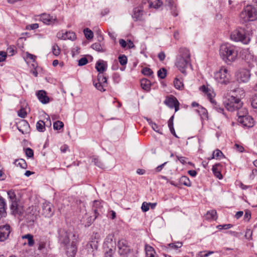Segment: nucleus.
Instances as JSON below:
<instances>
[{
    "mask_svg": "<svg viewBox=\"0 0 257 257\" xmlns=\"http://www.w3.org/2000/svg\"><path fill=\"white\" fill-rule=\"evenodd\" d=\"M175 66L181 73L186 74V69L191 66V54L189 49L185 47L179 49L176 56Z\"/></svg>",
    "mask_w": 257,
    "mask_h": 257,
    "instance_id": "obj_1",
    "label": "nucleus"
},
{
    "mask_svg": "<svg viewBox=\"0 0 257 257\" xmlns=\"http://www.w3.org/2000/svg\"><path fill=\"white\" fill-rule=\"evenodd\" d=\"M219 54L223 61L228 63L236 60L238 52L234 45L229 43H224L220 46Z\"/></svg>",
    "mask_w": 257,
    "mask_h": 257,
    "instance_id": "obj_2",
    "label": "nucleus"
},
{
    "mask_svg": "<svg viewBox=\"0 0 257 257\" xmlns=\"http://www.w3.org/2000/svg\"><path fill=\"white\" fill-rule=\"evenodd\" d=\"M59 233L60 240L65 246L67 255L69 257H74L77 251V247L74 241L69 243V237L71 234L65 229H60Z\"/></svg>",
    "mask_w": 257,
    "mask_h": 257,
    "instance_id": "obj_3",
    "label": "nucleus"
},
{
    "mask_svg": "<svg viewBox=\"0 0 257 257\" xmlns=\"http://www.w3.org/2000/svg\"><path fill=\"white\" fill-rule=\"evenodd\" d=\"M254 6L248 5L244 8L239 15V19L241 23L253 21L257 19V0H252Z\"/></svg>",
    "mask_w": 257,
    "mask_h": 257,
    "instance_id": "obj_4",
    "label": "nucleus"
},
{
    "mask_svg": "<svg viewBox=\"0 0 257 257\" xmlns=\"http://www.w3.org/2000/svg\"><path fill=\"white\" fill-rule=\"evenodd\" d=\"M230 38L235 42H241L247 44L250 41V35L248 31L244 29L239 28L234 30L230 35Z\"/></svg>",
    "mask_w": 257,
    "mask_h": 257,
    "instance_id": "obj_5",
    "label": "nucleus"
},
{
    "mask_svg": "<svg viewBox=\"0 0 257 257\" xmlns=\"http://www.w3.org/2000/svg\"><path fill=\"white\" fill-rule=\"evenodd\" d=\"M223 104L228 110L233 111L241 108L242 102L240 98L229 95L224 99Z\"/></svg>",
    "mask_w": 257,
    "mask_h": 257,
    "instance_id": "obj_6",
    "label": "nucleus"
},
{
    "mask_svg": "<svg viewBox=\"0 0 257 257\" xmlns=\"http://www.w3.org/2000/svg\"><path fill=\"white\" fill-rule=\"evenodd\" d=\"M214 78L218 83L226 85L230 81L231 75L226 67L222 66L214 73Z\"/></svg>",
    "mask_w": 257,
    "mask_h": 257,
    "instance_id": "obj_7",
    "label": "nucleus"
},
{
    "mask_svg": "<svg viewBox=\"0 0 257 257\" xmlns=\"http://www.w3.org/2000/svg\"><path fill=\"white\" fill-rule=\"evenodd\" d=\"M8 195L11 201V208L14 213L16 214H20L22 213V209H21L17 202V199L15 192L13 190H10L8 192Z\"/></svg>",
    "mask_w": 257,
    "mask_h": 257,
    "instance_id": "obj_8",
    "label": "nucleus"
},
{
    "mask_svg": "<svg viewBox=\"0 0 257 257\" xmlns=\"http://www.w3.org/2000/svg\"><path fill=\"white\" fill-rule=\"evenodd\" d=\"M235 77L238 82L246 83L250 79V73L247 69H239L236 72Z\"/></svg>",
    "mask_w": 257,
    "mask_h": 257,
    "instance_id": "obj_9",
    "label": "nucleus"
},
{
    "mask_svg": "<svg viewBox=\"0 0 257 257\" xmlns=\"http://www.w3.org/2000/svg\"><path fill=\"white\" fill-rule=\"evenodd\" d=\"M118 251L119 254L122 257L127 256L130 252V248L128 245L127 242L124 239H120L117 242Z\"/></svg>",
    "mask_w": 257,
    "mask_h": 257,
    "instance_id": "obj_10",
    "label": "nucleus"
},
{
    "mask_svg": "<svg viewBox=\"0 0 257 257\" xmlns=\"http://www.w3.org/2000/svg\"><path fill=\"white\" fill-rule=\"evenodd\" d=\"M42 214L47 217H51L54 213L53 205L49 202H45L42 204Z\"/></svg>",
    "mask_w": 257,
    "mask_h": 257,
    "instance_id": "obj_11",
    "label": "nucleus"
},
{
    "mask_svg": "<svg viewBox=\"0 0 257 257\" xmlns=\"http://www.w3.org/2000/svg\"><path fill=\"white\" fill-rule=\"evenodd\" d=\"M40 20L44 24L48 25H54L57 22L56 16H51L50 14L44 13L40 16Z\"/></svg>",
    "mask_w": 257,
    "mask_h": 257,
    "instance_id": "obj_12",
    "label": "nucleus"
},
{
    "mask_svg": "<svg viewBox=\"0 0 257 257\" xmlns=\"http://www.w3.org/2000/svg\"><path fill=\"white\" fill-rule=\"evenodd\" d=\"M57 37L61 40H70L73 41L76 38L75 34L73 32L62 30L57 34Z\"/></svg>",
    "mask_w": 257,
    "mask_h": 257,
    "instance_id": "obj_13",
    "label": "nucleus"
},
{
    "mask_svg": "<svg viewBox=\"0 0 257 257\" xmlns=\"http://www.w3.org/2000/svg\"><path fill=\"white\" fill-rule=\"evenodd\" d=\"M237 120L239 123L245 127H250L253 126L254 125L253 119L252 117L250 115H239V118H238Z\"/></svg>",
    "mask_w": 257,
    "mask_h": 257,
    "instance_id": "obj_14",
    "label": "nucleus"
},
{
    "mask_svg": "<svg viewBox=\"0 0 257 257\" xmlns=\"http://www.w3.org/2000/svg\"><path fill=\"white\" fill-rule=\"evenodd\" d=\"M164 103L170 108H174L175 112L177 111L179 109V102L175 97L167 98L164 101Z\"/></svg>",
    "mask_w": 257,
    "mask_h": 257,
    "instance_id": "obj_15",
    "label": "nucleus"
},
{
    "mask_svg": "<svg viewBox=\"0 0 257 257\" xmlns=\"http://www.w3.org/2000/svg\"><path fill=\"white\" fill-rule=\"evenodd\" d=\"M36 95L38 100L42 104H47L50 102V98L47 95V92L43 90L37 91Z\"/></svg>",
    "mask_w": 257,
    "mask_h": 257,
    "instance_id": "obj_16",
    "label": "nucleus"
},
{
    "mask_svg": "<svg viewBox=\"0 0 257 257\" xmlns=\"http://www.w3.org/2000/svg\"><path fill=\"white\" fill-rule=\"evenodd\" d=\"M10 226L9 225L0 226V241H5L10 233Z\"/></svg>",
    "mask_w": 257,
    "mask_h": 257,
    "instance_id": "obj_17",
    "label": "nucleus"
},
{
    "mask_svg": "<svg viewBox=\"0 0 257 257\" xmlns=\"http://www.w3.org/2000/svg\"><path fill=\"white\" fill-rule=\"evenodd\" d=\"M143 9L142 7L139 6L134 8L132 14V18L135 21H142L143 16Z\"/></svg>",
    "mask_w": 257,
    "mask_h": 257,
    "instance_id": "obj_18",
    "label": "nucleus"
},
{
    "mask_svg": "<svg viewBox=\"0 0 257 257\" xmlns=\"http://www.w3.org/2000/svg\"><path fill=\"white\" fill-rule=\"evenodd\" d=\"M18 129L23 134H26L29 133L30 125L28 122L25 120H21L17 124Z\"/></svg>",
    "mask_w": 257,
    "mask_h": 257,
    "instance_id": "obj_19",
    "label": "nucleus"
},
{
    "mask_svg": "<svg viewBox=\"0 0 257 257\" xmlns=\"http://www.w3.org/2000/svg\"><path fill=\"white\" fill-rule=\"evenodd\" d=\"M199 89L207 96L210 101L212 102L213 98L215 96V93L213 90L204 85L201 86Z\"/></svg>",
    "mask_w": 257,
    "mask_h": 257,
    "instance_id": "obj_20",
    "label": "nucleus"
},
{
    "mask_svg": "<svg viewBox=\"0 0 257 257\" xmlns=\"http://www.w3.org/2000/svg\"><path fill=\"white\" fill-rule=\"evenodd\" d=\"M222 166L220 163L215 164L212 166V171L214 176L219 179H222V175L221 174V170Z\"/></svg>",
    "mask_w": 257,
    "mask_h": 257,
    "instance_id": "obj_21",
    "label": "nucleus"
},
{
    "mask_svg": "<svg viewBox=\"0 0 257 257\" xmlns=\"http://www.w3.org/2000/svg\"><path fill=\"white\" fill-rule=\"evenodd\" d=\"M107 63L103 60L98 61L95 65V68L99 73H103L106 70Z\"/></svg>",
    "mask_w": 257,
    "mask_h": 257,
    "instance_id": "obj_22",
    "label": "nucleus"
},
{
    "mask_svg": "<svg viewBox=\"0 0 257 257\" xmlns=\"http://www.w3.org/2000/svg\"><path fill=\"white\" fill-rule=\"evenodd\" d=\"M145 251L147 257H158L154 248L149 245H145Z\"/></svg>",
    "mask_w": 257,
    "mask_h": 257,
    "instance_id": "obj_23",
    "label": "nucleus"
},
{
    "mask_svg": "<svg viewBox=\"0 0 257 257\" xmlns=\"http://www.w3.org/2000/svg\"><path fill=\"white\" fill-rule=\"evenodd\" d=\"M145 118L154 131L160 134H163L160 126L157 124L155 122H153L150 118L148 117H146Z\"/></svg>",
    "mask_w": 257,
    "mask_h": 257,
    "instance_id": "obj_24",
    "label": "nucleus"
},
{
    "mask_svg": "<svg viewBox=\"0 0 257 257\" xmlns=\"http://www.w3.org/2000/svg\"><path fill=\"white\" fill-rule=\"evenodd\" d=\"M141 85L143 89L149 91L151 88V82L147 79H143L141 81Z\"/></svg>",
    "mask_w": 257,
    "mask_h": 257,
    "instance_id": "obj_25",
    "label": "nucleus"
},
{
    "mask_svg": "<svg viewBox=\"0 0 257 257\" xmlns=\"http://www.w3.org/2000/svg\"><path fill=\"white\" fill-rule=\"evenodd\" d=\"M163 3L160 0H149V6L150 8L158 9L161 7Z\"/></svg>",
    "mask_w": 257,
    "mask_h": 257,
    "instance_id": "obj_26",
    "label": "nucleus"
},
{
    "mask_svg": "<svg viewBox=\"0 0 257 257\" xmlns=\"http://www.w3.org/2000/svg\"><path fill=\"white\" fill-rule=\"evenodd\" d=\"M6 214V203L3 198L0 197V216H5Z\"/></svg>",
    "mask_w": 257,
    "mask_h": 257,
    "instance_id": "obj_27",
    "label": "nucleus"
},
{
    "mask_svg": "<svg viewBox=\"0 0 257 257\" xmlns=\"http://www.w3.org/2000/svg\"><path fill=\"white\" fill-rule=\"evenodd\" d=\"M22 239H27L28 240V244L29 246H33L34 245L35 241L33 239V235L27 234L22 236Z\"/></svg>",
    "mask_w": 257,
    "mask_h": 257,
    "instance_id": "obj_28",
    "label": "nucleus"
},
{
    "mask_svg": "<svg viewBox=\"0 0 257 257\" xmlns=\"http://www.w3.org/2000/svg\"><path fill=\"white\" fill-rule=\"evenodd\" d=\"M207 219L216 220L217 219V212L215 210H212L207 211L206 215Z\"/></svg>",
    "mask_w": 257,
    "mask_h": 257,
    "instance_id": "obj_29",
    "label": "nucleus"
},
{
    "mask_svg": "<svg viewBox=\"0 0 257 257\" xmlns=\"http://www.w3.org/2000/svg\"><path fill=\"white\" fill-rule=\"evenodd\" d=\"M15 165L23 169H26L27 165L26 161L22 159L16 160L14 162Z\"/></svg>",
    "mask_w": 257,
    "mask_h": 257,
    "instance_id": "obj_30",
    "label": "nucleus"
},
{
    "mask_svg": "<svg viewBox=\"0 0 257 257\" xmlns=\"http://www.w3.org/2000/svg\"><path fill=\"white\" fill-rule=\"evenodd\" d=\"M180 183L185 186L190 187L191 186V182L188 177L185 176H182L180 178Z\"/></svg>",
    "mask_w": 257,
    "mask_h": 257,
    "instance_id": "obj_31",
    "label": "nucleus"
},
{
    "mask_svg": "<svg viewBox=\"0 0 257 257\" xmlns=\"http://www.w3.org/2000/svg\"><path fill=\"white\" fill-rule=\"evenodd\" d=\"M37 130L40 132H43L45 131V123L41 120H39L36 124Z\"/></svg>",
    "mask_w": 257,
    "mask_h": 257,
    "instance_id": "obj_32",
    "label": "nucleus"
},
{
    "mask_svg": "<svg viewBox=\"0 0 257 257\" xmlns=\"http://www.w3.org/2000/svg\"><path fill=\"white\" fill-rule=\"evenodd\" d=\"M175 87L177 89L181 90L184 88V84L182 81L179 79L176 78L174 81Z\"/></svg>",
    "mask_w": 257,
    "mask_h": 257,
    "instance_id": "obj_33",
    "label": "nucleus"
},
{
    "mask_svg": "<svg viewBox=\"0 0 257 257\" xmlns=\"http://www.w3.org/2000/svg\"><path fill=\"white\" fill-rule=\"evenodd\" d=\"M192 106V107H199V109L200 110H198V112H201L202 114L203 115H205L207 113V111L206 110V109H205L204 108L202 107V106H199V104L196 102H193L192 103V104H191Z\"/></svg>",
    "mask_w": 257,
    "mask_h": 257,
    "instance_id": "obj_34",
    "label": "nucleus"
},
{
    "mask_svg": "<svg viewBox=\"0 0 257 257\" xmlns=\"http://www.w3.org/2000/svg\"><path fill=\"white\" fill-rule=\"evenodd\" d=\"M84 34L85 35V36L86 38L88 40L91 39L93 37V33L90 29L88 28H86L84 29L83 31Z\"/></svg>",
    "mask_w": 257,
    "mask_h": 257,
    "instance_id": "obj_35",
    "label": "nucleus"
},
{
    "mask_svg": "<svg viewBox=\"0 0 257 257\" xmlns=\"http://www.w3.org/2000/svg\"><path fill=\"white\" fill-rule=\"evenodd\" d=\"M173 4H174L173 0H166V5L170 8V9L172 10V14L175 17H176L178 15V14H177V13L174 12Z\"/></svg>",
    "mask_w": 257,
    "mask_h": 257,
    "instance_id": "obj_36",
    "label": "nucleus"
},
{
    "mask_svg": "<svg viewBox=\"0 0 257 257\" xmlns=\"http://www.w3.org/2000/svg\"><path fill=\"white\" fill-rule=\"evenodd\" d=\"M97 80L98 82L105 84L107 85V79L105 76H104L102 73H99L97 76Z\"/></svg>",
    "mask_w": 257,
    "mask_h": 257,
    "instance_id": "obj_37",
    "label": "nucleus"
},
{
    "mask_svg": "<svg viewBox=\"0 0 257 257\" xmlns=\"http://www.w3.org/2000/svg\"><path fill=\"white\" fill-rule=\"evenodd\" d=\"M93 84L94 86L96 87L97 89L100 91H104L105 89H104V87L106 86L105 84H103L99 82L98 81V82L95 83L93 82Z\"/></svg>",
    "mask_w": 257,
    "mask_h": 257,
    "instance_id": "obj_38",
    "label": "nucleus"
},
{
    "mask_svg": "<svg viewBox=\"0 0 257 257\" xmlns=\"http://www.w3.org/2000/svg\"><path fill=\"white\" fill-rule=\"evenodd\" d=\"M118 61L119 63L122 65H125L127 62V57L124 55H120L118 57Z\"/></svg>",
    "mask_w": 257,
    "mask_h": 257,
    "instance_id": "obj_39",
    "label": "nucleus"
},
{
    "mask_svg": "<svg viewBox=\"0 0 257 257\" xmlns=\"http://www.w3.org/2000/svg\"><path fill=\"white\" fill-rule=\"evenodd\" d=\"M91 48L98 52H103V50L99 43H95L91 45Z\"/></svg>",
    "mask_w": 257,
    "mask_h": 257,
    "instance_id": "obj_40",
    "label": "nucleus"
},
{
    "mask_svg": "<svg viewBox=\"0 0 257 257\" xmlns=\"http://www.w3.org/2000/svg\"><path fill=\"white\" fill-rule=\"evenodd\" d=\"M64 126L63 123L61 121H57L53 124V128L54 130H59L62 128Z\"/></svg>",
    "mask_w": 257,
    "mask_h": 257,
    "instance_id": "obj_41",
    "label": "nucleus"
},
{
    "mask_svg": "<svg viewBox=\"0 0 257 257\" xmlns=\"http://www.w3.org/2000/svg\"><path fill=\"white\" fill-rule=\"evenodd\" d=\"M157 74L159 77L163 79L166 76V70L165 68H162L158 71Z\"/></svg>",
    "mask_w": 257,
    "mask_h": 257,
    "instance_id": "obj_42",
    "label": "nucleus"
},
{
    "mask_svg": "<svg viewBox=\"0 0 257 257\" xmlns=\"http://www.w3.org/2000/svg\"><path fill=\"white\" fill-rule=\"evenodd\" d=\"M169 246L173 249H177L182 246V243L181 242H177L175 243H170L169 244Z\"/></svg>",
    "mask_w": 257,
    "mask_h": 257,
    "instance_id": "obj_43",
    "label": "nucleus"
},
{
    "mask_svg": "<svg viewBox=\"0 0 257 257\" xmlns=\"http://www.w3.org/2000/svg\"><path fill=\"white\" fill-rule=\"evenodd\" d=\"M52 52L54 55L58 56L60 54V49L57 45H56V44L53 45L52 46Z\"/></svg>",
    "mask_w": 257,
    "mask_h": 257,
    "instance_id": "obj_44",
    "label": "nucleus"
},
{
    "mask_svg": "<svg viewBox=\"0 0 257 257\" xmlns=\"http://www.w3.org/2000/svg\"><path fill=\"white\" fill-rule=\"evenodd\" d=\"M142 73L145 75L151 76L153 74V71L149 68L145 67L142 70Z\"/></svg>",
    "mask_w": 257,
    "mask_h": 257,
    "instance_id": "obj_45",
    "label": "nucleus"
},
{
    "mask_svg": "<svg viewBox=\"0 0 257 257\" xmlns=\"http://www.w3.org/2000/svg\"><path fill=\"white\" fill-rule=\"evenodd\" d=\"M213 154H214V157H215L216 159H219L223 156L222 152L218 149L214 151Z\"/></svg>",
    "mask_w": 257,
    "mask_h": 257,
    "instance_id": "obj_46",
    "label": "nucleus"
},
{
    "mask_svg": "<svg viewBox=\"0 0 257 257\" xmlns=\"http://www.w3.org/2000/svg\"><path fill=\"white\" fill-rule=\"evenodd\" d=\"M247 111L246 108H242L237 112L238 118H239V115L241 116H248L247 115Z\"/></svg>",
    "mask_w": 257,
    "mask_h": 257,
    "instance_id": "obj_47",
    "label": "nucleus"
},
{
    "mask_svg": "<svg viewBox=\"0 0 257 257\" xmlns=\"http://www.w3.org/2000/svg\"><path fill=\"white\" fill-rule=\"evenodd\" d=\"M251 104L253 108L257 109V94L252 97Z\"/></svg>",
    "mask_w": 257,
    "mask_h": 257,
    "instance_id": "obj_48",
    "label": "nucleus"
},
{
    "mask_svg": "<svg viewBox=\"0 0 257 257\" xmlns=\"http://www.w3.org/2000/svg\"><path fill=\"white\" fill-rule=\"evenodd\" d=\"M18 115L22 118H25L27 116V112L24 108H21L18 111Z\"/></svg>",
    "mask_w": 257,
    "mask_h": 257,
    "instance_id": "obj_49",
    "label": "nucleus"
},
{
    "mask_svg": "<svg viewBox=\"0 0 257 257\" xmlns=\"http://www.w3.org/2000/svg\"><path fill=\"white\" fill-rule=\"evenodd\" d=\"M232 226V225L231 224H226L218 225L217 227L219 229H227L230 228Z\"/></svg>",
    "mask_w": 257,
    "mask_h": 257,
    "instance_id": "obj_50",
    "label": "nucleus"
},
{
    "mask_svg": "<svg viewBox=\"0 0 257 257\" xmlns=\"http://www.w3.org/2000/svg\"><path fill=\"white\" fill-rule=\"evenodd\" d=\"M25 153H26V156L27 157H28L29 158H31L34 155L33 151L32 150V149H31L29 148H28L26 149Z\"/></svg>",
    "mask_w": 257,
    "mask_h": 257,
    "instance_id": "obj_51",
    "label": "nucleus"
},
{
    "mask_svg": "<svg viewBox=\"0 0 257 257\" xmlns=\"http://www.w3.org/2000/svg\"><path fill=\"white\" fill-rule=\"evenodd\" d=\"M141 208L143 212L148 211L150 209L148 203L146 202H144L142 205Z\"/></svg>",
    "mask_w": 257,
    "mask_h": 257,
    "instance_id": "obj_52",
    "label": "nucleus"
},
{
    "mask_svg": "<svg viewBox=\"0 0 257 257\" xmlns=\"http://www.w3.org/2000/svg\"><path fill=\"white\" fill-rule=\"evenodd\" d=\"M234 149L237 152L241 153L243 152L244 151L243 147L237 144H235L234 146Z\"/></svg>",
    "mask_w": 257,
    "mask_h": 257,
    "instance_id": "obj_53",
    "label": "nucleus"
},
{
    "mask_svg": "<svg viewBox=\"0 0 257 257\" xmlns=\"http://www.w3.org/2000/svg\"><path fill=\"white\" fill-rule=\"evenodd\" d=\"M46 243L44 241H40L38 243V249L41 250L46 247Z\"/></svg>",
    "mask_w": 257,
    "mask_h": 257,
    "instance_id": "obj_54",
    "label": "nucleus"
},
{
    "mask_svg": "<svg viewBox=\"0 0 257 257\" xmlns=\"http://www.w3.org/2000/svg\"><path fill=\"white\" fill-rule=\"evenodd\" d=\"M88 63V60L85 57H83L81 58L78 61V65L79 66H83L86 65Z\"/></svg>",
    "mask_w": 257,
    "mask_h": 257,
    "instance_id": "obj_55",
    "label": "nucleus"
},
{
    "mask_svg": "<svg viewBox=\"0 0 257 257\" xmlns=\"http://www.w3.org/2000/svg\"><path fill=\"white\" fill-rule=\"evenodd\" d=\"M26 58L27 59H30L31 60H32L33 62H35V59L36 58V56L33 55V54H31L28 52H26Z\"/></svg>",
    "mask_w": 257,
    "mask_h": 257,
    "instance_id": "obj_56",
    "label": "nucleus"
},
{
    "mask_svg": "<svg viewBox=\"0 0 257 257\" xmlns=\"http://www.w3.org/2000/svg\"><path fill=\"white\" fill-rule=\"evenodd\" d=\"M92 162L94 163L95 165L97 166L100 168H102L103 166V164L100 162H99L98 160L96 158H93Z\"/></svg>",
    "mask_w": 257,
    "mask_h": 257,
    "instance_id": "obj_57",
    "label": "nucleus"
},
{
    "mask_svg": "<svg viewBox=\"0 0 257 257\" xmlns=\"http://www.w3.org/2000/svg\"><path fill=\"white\" fill-rule=\"evenodd\" d=\"M7 53L3 51H0V62H3L6 60L7 57Z\"/></svg>",
    "mask_w": 257,
    "mask_h": 257,
    "instance_id": "obj_58",
    "label": "nucleus"
},
{
    "mask_svg": "<svg viewBox=\"0 0 257 257\" xmlns=\"http://www.w3.org/2000/svg\"><path fill=\"white\" fill-rule=\"evenodd\" d=\"M176 158L182 164H185L186 163V158L185 157L176 156Z\"/></svg>",
    "mask_w": 257,
    "mask_h": 257,
    "instance_id": "obj_59",
    "label": "nucleus"
},
{
    "mask_svg": "<svg viewBox=\"0 0 257 257\" xmlns=\"http://www.w3.org/2000/svg\"><path fill=\"white\" fill-rule=\"evenodd\" d=\"M213 253V251H209L207 253H206L205 251L200 252V257H207L209 255L212 254Z\"/></svg>",
    "mask_w": 257,
    "mask_h": 257,
    "instance_id": "obj_60",
    "label": "nucleus"
},
{
    "mask_svg": "<svg viewBox=\"0 0 257 257\" xmlns=\"http://www.w3.org/2000/svg\"><path fill=\"white\" fill-rule=\"evenodd\" d=\"M167 163V162H165L163 164H161V165H159L155 169L156 170V172H160L162 170V169L163 168V167H164V166Z\"/></svg>",
    "mask_w": 257,
    "mask_h": 257,
    "instance_id": "obj_61",
    "label": "nucleus"
},
{
    "mask_svg": "<svg viewBox=\"0 0 257 257\" xmlns=\"http://www.w3.org/2000/svg\"><path fill=\"white\" fill-rule=\"evenodd\" d=\"M113 250L112 249H109L105 253V257H112Z\"/></svg>",
    "mask_w": 257,
    "mask_h": 257,
    "instance_id": "obj_62",
    "label": "nucleus"
},
{
    "mask_svg": "<svg viewBox=\"0 0 257 257\" xmlns=\"http://www.w3.org/2000/svg\"><path fill=\"white\" fill-rule=\"evenodd\" d=\"M165 54L163 52H161L158 54V58L160 61H163L165 58Z\"/></svg>",
    "mask_w": 257,
    "mask_h": 257,
    "instance_id": "obj_63",
    "label": "nucleus"
},
{
    "mask_svg": "<svg viewBox=\"0 0 257 257\" xmlns=\"http://www.w3.org/2000/svg\"><path fill=\"white\" fill-rule=\"evenodd\" d=\"M119 43L122 48H125L127 46V42L123 39H120Z\"/></svg>",
    "mask_w": 257,
    "mask_h": 257,
    "instance_id": "obj_64",
    "label": "nucleus"
}]
</instances>
